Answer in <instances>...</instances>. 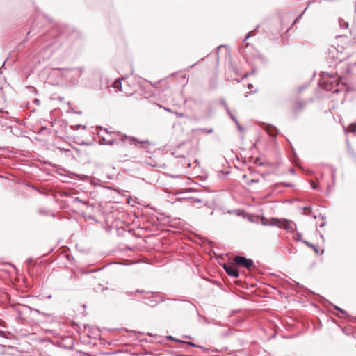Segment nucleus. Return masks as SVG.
<instances>
[{
    "label": "nucleus",
    "instance_id": "nucleus-1",
    "mask_svg": "<svg viewBox=\"0 0 356 356\" xmlns=\"http://www.w3.org/2000/svg\"><path fill=\"white\" fill-rule=\"evenodd\" d=\"M224 60L225 63V72L227 79L239 82L246 78L249 74H242L241 67L238 65V58L236 54H232L229 47L224 44Z\"/></svg>",
    "mask_w": 356,
    "mask_h": 356
},
{
    "label": "nucleus",
    "instance_id": "nucleus-2",
    "mask_svg": "<svg viewBox=\"0 0 356 356\" xmlns=\"http://www.w3.org/2000/svg\"><path fill=\"white\" fill-rule=\"evenodd\" d=\"M66 37L67 35L63 31V28L60 26L53 27L40 38L41 42L46 43L44 44L42 49L52 53L60 47Z\"/></svg>",
    "mask_w": 356,
    "mask_h": 356
},
{
    "label": "nucleus",
    "instance_id": "nucleus-3",
    "mask_svg": "<svg viewBox=\"0 0 356 356\" xmlns=\"http://www.w3.org/2000/svg\"><path fill=\"white\" fill-rule=\"evenodd\" d=\"M105 135L101 134L100 133H97L99 138H100L99 144L105 145V140H108L111 137L112 134H117L119 136V140L122 141V143H124L125 140H128V142L131 145H134L136 147H138L140 144H149V141H140L138 138L134 136H128L126 134L120 132V131H108L107 129H104Z\"/></svg>",
    "mask_w": 356,
    "mask_h": 356
},
{
    "label": "nucleus",
    "instance_id": "nucleus-4",
    "mask_svg": "<svg viewBox=\"0 0 356 356\" xmlns=\"http://www.w3.org/2000/svg\"><path fill=\"white\" fill-rule=\"evenodd\" d=\"M250 37V33L245 36L243 41V45L245 47L244 49V57L248 63H250L251 60H255L261 64H265L266 63V58L261 55L257 49H253L252 47H250L249 43L246 40Z\"/></svg>",
    "mask_w": 356,
    "mask_h": 356
},
{
    "label": "nucleus",
    "instance_id": "nucleus-5",
    "mask_svg": "<svg viewBox=\"0 0 356 356\" xmlns=\"http://www.w3.org/2000/svg\"><path fill=\"white\" fill-rule=\"evenodd\" d=\"M325 76H328V78L331 80H326V77H323V83H320L321 84L323 83V89L327 91H331L333 93H338L339 92V89L338 88L339 83L337 82V79L328 73H327Z\"/></svg>",
    "mask_w": 356,
    "mask_h": 356
},
{
    "label": "nucleus",
    "instance_id": "nucleus-6",
    "mask_svg": "<svg viewBox=\"0 0 356 356\" xmlns=\"http://www.w3.org/2000/svg\"><path fill=\"white\" fill-rule=\"evenodd\" d=\"M84 72L83 67H75L68 69L65 72V76L72 83H76Z\"/></svg>",
    "mask_w": 356,
    "mask_h": 356
},
{
    "label": "nucleus",
    "instance_id": "nucleus-7",
    "mask_svg": "<svg viewBox=\"0 0 356 356\" xmlns=\"http://www.w3.org/2000/svg\"><path fill=\"white\" fill-rule=\"evenodd\" d=\"M233 261L236 266L245 268L248 270H251L252 268L255 267L253 260L244 256L236 255L234 257Z\"/></svg>",
    "mask_w": 356,
    "mask_h": 356
},
{
    "label": "nucleus",
    "instance_id": "nucleus-8",
    "mask_svg": "<svg viewBox=\"0 0 356 356\" xmlns=\"http://www.w3.org/2000/svg\"><path fill=\"white\" fill-rule=\"evenodd\" d=\"M280 220H281V222H280V225H277V227H282L286 231L291 232V233H293L295 231L296 225L294 224V222L293 221L285 219V218H282Z\"/></svg>",
    "mask_w": 356,
    "mask_h": 356
},
{
    "label": "nucleus",
    "instance_id": "nucleus-9",
    "mask_svg": "<svg viewBox=\"0 0 356 356\" xmlns=\"http://www.w3.org/2000/svg\"><path fill=\"white\" fill-rule=\"evenodd\" d=\"M144 303L147 305H149L152 307H156L159 303L163 302L165 300H170V298H163L161 300H156L154 298V297L149 296V297H144Z\"/></svg>",
    "mask_w": 356,
    "mask_h": 356
},
{
    "label": "nucleus",
    "instance_id": "nucleus-10",
    "mask_svg": "<svg viewBox=\"0 0 356 356\" xmlns=\"http://www.w3.org/2000/svg\"><path fill=\"white\" fill-rule=\"evenodd\" d=\"M224 270L231 277H237L239 276V271L235 266H227L224 264Z\"/></svg>",
    "mask_w": 356,
    "mask_h": 356
},
{
    "label": "nucleus",
    "instance_id": "nucleus-11",
    "mask_svg": "<svg viewBox=\"0 0 356 356\" xmlns=\"http://www.w3.org/2000/svg\"><path fill=\"white\" fill-rule=\"evenodd\" d=\"M280 222H281V220L277 218H271L270 220H268L265 217H263L261 218V224L265 226H266V225L277 226V225H280Z\"/></svg>",
    "mask_w": 356,
    "mask_h": 356
},
{
    "label": "nucleus",
    "instance_id": "nucleus-12",
    "mask_svg": "<svg viewBox=\"0 0 356 356\" xmlns=\"http://www.w3.org/2000/svg\"><path fill=\"white\" fill-rule=\"evenodd\" d=\"M307 102L305 100H299L296 102V105L293 108V113L297 115L302 112L303 108L306 106Z\"/></svg>",
    "mask_w": 356,
    "mask_h": 356
},
{
    "label": "nucleus",
    "instance_id": "nucleus-13",
    "mask_svg": "<svg viewBox=\"0 0 356 356\" xmlns=\"http://www.w3.org/2000/svg\"><path fill=\"white\" fill-rule=\"evenodd\" d=\"M265 129L267 134L272 137L275 138L279 134V130L273 125H267Z\"/></svg>",
    "mask_w": 356,
    "mask_h": 356
},
{
    "label": "nucleus",
    "instance_id": "nucleus-14",
    "mask_svg": "<svg viewBox=\"0 0 356 356\" xmlns=\"http://www.w3.org/2000/svg\"><path fill=\"white\" fill-rule=\"evenodd\" d=\"M242 322V319L240 317L235 316L234 315H231L227 318V323L229 325V323H232L234 325H238Z\"/></svg>",
    "mask_w": 356,
    "mask_h": 356
},
{
    "label": "nucleus",
    "instance_id": "nucleus-15",
    "mask_svg": "<svg viewBox=\"0 0 356 356\" xmlns=\"http://www.w3.org/2000/svg\"><path fill=\"white\" fill-rule=\"evenodd\" d=\"M302 243H305V245H307L308 247L312 248V249L314 250V251L315 252V253L316 254H323L324 252L323 250H320L318 246L312 244L311 243H309L307 241H302Z\"/></svg>",
    "mask_w": 356,
    "mask_h": 356
},
{
    "label": "nucleus",
    "instance_id": "nucleus-16",
    "mask_svg": "<svg viewBox=\"0 0 356 356\" xmlns=\"http://www.w3.org/2000/svg\"><path fill=\"white\" fill-rule=\"evenodd\" d=\"M120 143H122V141L119 140V138L118 139H114L112 136L108 140H105V145H113L114 144L119 145Z\"/></svg>",
    "mask_w": 356,
    "mask_h": 356
},
{
    "label": "nucleus",
    "instance_id": "nucleus-17",
    "mask_svg": "<svg viewBox=\"0 0 356 356\" xmlns=\"http://www.w3.org/2000/svg\"><path fill=\"white\" fill-rule=\"evenodd\" d=\"M193 131L195 133H197V134H200V133L211 134L213 132V129H211V128H210V129L198 128V129H194Z\"/></svg>",
    "mask_w": 356,
    "mask_h": 356
},
{
    "label": "nucleus",
    "instance_id": "nucleus-18",
    "mask_svg": "<svg viewBox=\"0 0 356 356\" xmlns=\"http://www.w3.org/2000/svg\"><path fill=\"white\" fill-rule=\"evenodd\" d=\"M226 111H227V114L229 115V116L230 117V118L235 122V124H236V122H238V121L236 119L235 113L232 112L229 108H228L227 107H226Z\"/></svg>",
    "mask_w": 356,
    "mask_h": 356
},
{
    "label": "nucleus",
    "instance_id": "nucleus-19",
    "mask_svg": "<svg viewBox=\"0 0 356 356\" xmlns=\"http://www.w3.org/2000/svg\"><path fill=\"white\" fill-rule=\"evenodd\" d=\"M29 308L31 309V310H33V312H36L37 314H40V315H42L43 316H45V317H49L51 316L52 314H50V313H46V312H41L40 311L39 309H32L30 307H29Z\"/></svg>",
    "mask_w": 356,
    "mask_h": 356
},
{
    "label": "nucleus",
    "instance_id": "nucleus-20",
    "mask_svg": "<svg viewBox=\"0 0 356 356\" xmlns=\"http://www.w3.org/2000/svg\"><path fill=\"white\" fill-rule=\"evenodd\" d=\"M346 131L349 133H356V123H351L346 129Z\"/></svg>",
    "mask_w": 356,
    "mask_h": 356
},
{
    "label": "nucleus",
    "instance_id": "nucleus-21",
    "mask_svg": "<svg viewBox=\"0 0 356 356\" xmlns=\"http://www.w3.org/2000/svg\"><path fill=\"white\" fill-rule=\"evenodd\" d=\"M333 307L334 308V309L339 311L341 314V315H343V317L350 318V316L347 314V312L345 310L341 309L340 307L336 305H333Z\"/></svg>",
    "mask_w": 356,
    "mask_h": 356
},
{
    "label": "nucleus",
    "instance_id": "nucleus-22",
    "mask_svg": "<svg viewBox=\"0 0 356 356\" xmlns=\"http://www.w3.org/2000/svg\"><path fill=\"white\" fill-rule=\"evenodd\" d=\"M333 307L334 308V309L339 311L341 314V315H343V317L350 318V316L347 314V312L345 310L341 309L340 307L336 305H333Z\"/></svg>",
    "mask_w": 356,
    "mask_h": 356
},
{
    "label": "nucleus",
    "instance_id": "nucleus-23",
    "mask_svg": "<svg viewBox=\"0 0 356 356\" xmlns=\"http://www.w3.org/2000/svg\"><path fill=\"white\" fill-rule=\"evenodd\" d=\"M122 79H123V78H121V79H119L116 80L113 83V88H117L119 90H122V83H121V80Z\"/></svg>",
    "mask_w": 356,
    "mask_h": 356
},
{
    "label": "nucleus",
    "instance_id": "nucleus-24",
    "mask_svg": "<svg viewBox=\"0 0 356 356\" xmlns=\"http://www.w3.org/2000/svg\"><path fill=\"white\" fill-rule=\"evenodd\" d=\"M339 24L341 27V29H346L348 28V23L343 20V19H339Z\"/></svg>",
    "mask_w": 356,
    "mask_h": 356
},
{
    "label": "nucleus",
    "instance_id": "nucleus-25",
    "mask_svg": "<svg viewBox=\"0 0 356 356\" xmlns=\"http://www.w3.org/2000/svg\"><path fill=\"white\" fill-rule=\"evenodd\" d=\"M166 222L169 223L170 226L175 227L176 225L179 223V219H176L175 218V219H173L172 220H170V219H168Z\"/></svg>",
    "mask_w": 356,
    "mask_h": 356
},
{
    "label": "nucleus",
    "instance_id": "nucleus-26",
    "mask_svg": "<svg viewBox=\"0 0 356 356\" xmlns=\"http://www.w3.org/2000/svg\"><path fill=\"white\" fill-rule=\"evenodd\" d=\"M38 26L36 23H33L30 29V31L27 33V35H29L31 33H36L38 32L37 31Z\"/></svg>",
    "mask_w": 356,
    "mask_h": 356
},
{
    "label": "nucleus",
    "instance_id": "nucleus-27",
    "mask_svg": "<svg viewBox=\"0 0 356 356\" xmlns=\"http://www.w3.org/2000/svg\"><path fill=\"white\" fill-rule=\"evenodd\" d=\"M181 343H184V344H187V345H188L190 346H192V347L202 348V346L195 344V343H194L193 342H191V341H182L181 340Z\"/></svg>",
    "mask_w": 356,
    "mask_h": 356
},
{
    "label": "nucleus",
    "instance_id": "nucleus-28",
    "mask_svg": "<svg viewBox=\"0 0 356 356\" xmlns=\"http://www.w3.org/2000/svg\"><path fill=\"white\" fill-rule=\"evenodd\" d=\"M336 173H337V169L334 167L331 168V177L332 183L334 184L336 179Z\"/></svg>",
    "mask_w": 356,
    "mask_h": 356
},
{
    "label": "nucleus",
    "instance_id": "nucleus-29",
    "mask_svg": "<svg viewBox=\"0 0 356 356\" xmlns=\"http://www.w3.org/2000/svg\"><path fill=\"white\" fill-rule=\"evenodd\" d=\"M159 216L157 217L158 220H168L170 219V217L168 216L164 215L163 213H158Z\"/></svg>",
    "mask_w": 356,
    "mask_h": 356
},
{
    "label": "nucleus",
    "instance_id": "nucleus-30",
    "mask_svg": "<svg viewBox=\"0 0 356 356\" xmlns=\"http://www.w3.org/2000/svg\"><path fill=\"white\" fill-rule=\"evenodd\" d=\"M147 293L145 291H143V290H139V289H137L135 291H131V292H129L127 293V295H129V296H133V294L134 293Z\"/></svg>",
    "mask_w": 356,
    "mask_h": 356
},
{
    "label": "nucleus",
    "instance_id": "nucleus-31",
    "mask_svg": "<svg viewBox=\"0 0 356 356\" xmlns=\"http://www.w3.org/2000/svg\"><path fill=\"white\" fill-rule=\"evenodd\" d=\"M216 79H212L210 80V88L211 89H214L216 87Z\"/></svg>",
    "mask_w": 356,
    "mask_h": 356
},
{
    "label": "nucleus",
    "instance_id": "nucleus-32",
    "mask_svg": "<svg viewBox=\"0 0 356 356\" xmlns=\"http://www.w3.org/2000/svg\"><path fill=\"white\" fill-rule=\"evenodd\" d=\"M8 334H10V332L0 330V337H1L8 339Z\"/></svg>",
    "mask_w": 356,
    "mask_h": 356
},
{
    "label": "nucleus",
    "instance_id": "nucleus-33",
    "mask_svg": "<svg viewBox=\"0 0 356 356\" xmlns=\"http://www.w3.org/2000/svg\"><path fill=\"white\" fill-rule=\"evenodd\" d=\"M166 338H167L168 340L175 341V342L181 343V340L175 339V337H173L171 335L167 336Z\"/></svg>",
    "mask_w": 356,
    "mask_h": 356
},
{
    "label": "nucleus",
    "instance_id": "nucleus-34",
    "mask_svg": "<svg viewBox=\"0 0 356 356\" xmlns=\"http://www.w3.org/2000/svg\"><path fill=\"white\" fill-rule=\"evenodd\" d=\"M73 202H79V203H82V204H86V202L84 200H83L80 199V198H79V197H74V198L73 199Z\"/></svg>",
    "mask_w": 356,
    "mask_h": 356
},
{
    "label": "nucleus",
    "instance_id": "nucleus-35",
    "mask_svg": "<svg viewBox=\"0 0 356 356\" xmlns=\"http://www.w3.org/2000/svg\"><path fill=\"white\" fill-rule=\"evenodd\" d=\"M222 48V44L221 45H219L217 48H216V55H217V61L218 63L219 62V60H220V56H219V51Z\"/></svg>",
    "mask_w": 356,
    "mask_h": 356
},
{
    "label": "nucleus",
    "instance_id": "nucleus-36",
    "mask_svg": "<svg viewBox=\"0 0 356 356\" xmlns=\"http://www.w3.org/2000/svg\"><path fill=\"white\" fill-rule=\"evenodd\" d=\"M236 127H237L238 130L241 133L243 132L244 129H243V127L241 125V124H240L238 122H236Z\"/></svg>",
    "mask_w": 356,
    "mask_h": 356
},
{
    "label": "nucleus",
    "instance_id": "nucleus-37",
    "mask_svg": "<svg viewBox=\"0 0 356 356\" xmlns=\"http://www.w3.org/2000/svg\"><path fill=\"white\" fill-rule=\"evenodd\" d=\"M280 184H282L286 187H293L294 185L291 183L282 182Z\"/></svg>",
    "mask_w": 356,
    "mask_h": 356
},
{
    "label": "nucleus",
    "instance_id": "nucleus-38",
    "mask_svg": "<svg viewBox=\"0 0 356 356\" xmlns=\"http://www.w3.org/2000/svg\"><path fill=\"white\" fill-rule=\"evenodd\" d=\"M173 113L177 117V118H182L184 116V114L182 113H179L177 111H173Z\"/></svg>",
    "mask_w": 356,
    "mask_h": 356
},
{
    "label": "nucleus",
    "instance_id": "nucleus-39",
    "mask_svg": "<svg viewBox=\"0 0 356 356\" xmlns=\"http://www.w3.org/2000/svg\"><path fill=\"white\" fill-rule=\"evenodd\" d=\"M38 213L40 214H42V215H47L48 214L47 211L46 210H44V209H39L38 210Z\"/></svg>",
    "mask_w": 356,
    "mask_h": 356
},
{
    "label": "nucleus",
    "instance_id": "nucleus-40",
    "mask_svg": "<svg viewBox=\"0 0 356 356\" xmlns=\"http://www.w3.org/2000/svg\"><path fill=\"white\" fill-rule=\"evenodd\" d=\"M312 189L314 190H318V186L317 184H316L314 181L312 182Z\"/></svg>",
    "mask_w": 356,
    "mask_h": 356
},
{
    "label": "nucleus",
    "instance_id": "nucleus-41",
    "mask_svg": "<svg viewBox=\"0 0 356 356\" xmlns=\"http://www.w3.org/2000/svg\"><path fill=\"white\" fill-rule=\"evenodd\" d=\"M306 88V86H300L298 88V93H300L303 90H305Z\"/></svg>",
    "mask_w": 356,
    "mask_h": 356
},
{
    "label": "nucleus",
    "instance_id": "nucleus-42",
    "mask_svg": "<svg viewBox=\"0 0 356 356\" xmlns=\"http://www.w3.org/2000/svg\"><path fill=\"white\" fill-rule=\"evenodd\" d=\"M76 129H86V126L82 125V124H77V125H76Z\"/></svg>",
    "mask_w": 356,
    "mask_h": 356
},
{
    "label": "nucleus",
    "instance_id": "nucleus-43",
    "mask_svg": "<svg viewBox=\"0 0 356 356\" xmlns=\"http://www.w3.org/2000/svg\"><path fill=\"white\" fill-rule=\"evenodd\" d=\"M200 348L204 350V352L206 353H209L211 351H213L211 349L207 348L203 346H202V348Z\"/></svg>",
    "mask_w": 356,
    "mask_h": 356
},
{
    "label": "nucleus",
    "instance_id": "nucleus-44",
    "mask_svg": "<svg viewBox=\"0 0 356 356\" xmlns=\"http://www.w3.org/2000/svg\"><path fill=\"white\" fill-rule=\"evenodd\" d=\"M81 145L90 146L92 145V142H81L80 143Z\"/></svg>",
    "mask_w": 356,
    "mask_h": 356
},
{
    "label": "nucleus",
    "instance_id": "nucleus-45",
    "mask_svg": "<svg viewBox=\"0 0 356 356\" xmlns=\"http://www.w3.org/2000/svg\"><path fill=\"white\" fill-rule=\"evenodd\" d=\"M4 97V91L2 87H0V97Z\"/></svg>",
    "mask_w": 356,
    "mask_h": 356
},
{
    "label": "nucleus",
    "instance_id": "nucleus-46",
    "mask_svg": "<svg viewBox=\"0 0 356 356\" xmlns=\"http://www.w3.org/2000/svg\"><path fill=\"white\" fill-rule=\"evenodd\" d=\"M302 209L304 211H308L309 212H311V211H312L311 207H302Z\"/></svg>",
    "mask_w": 356,
    "mask_h": 356
},
{
    "label": "nucleus",
    "instance_id": "nucleus-47",
    "mask_svg": "<svg viewBox=\"0 0 356 356\" xmlns=\"http://www.w3.org/2000/svg\"><path fill=\"white\" fill-rule=\"evenodd\" d=\"M301 236H302V234L300 233H298L296 240L301 241L302 242V241L301 240Z\"/></svg>",
    "mask_w": 356,
    "mask_h": 356
},
{
    "label": "nucleus",
    "instance_id": "nucleus-48",
    "mask_svg": "<svg viewBox=\"0 0 356 356\" xmlns=\"http://www.w3.org/2000/svg\"><path fill=\"white\" fill-rule=\"evenodd\" d=\"M348 152L350 155L353 156H355L356 157V155L352 151V149H348Z\"/></svg>",
    "mask_w": 356,
    "mask_h": 356
},
{
    "label": "nucleus",
    "instance_id": "nucleus-49",
    "mask_svg": "<svg viewBox=\"0 0 356 356\" xmlns=\"http://www.w3.org/2000/svg\"><path fill=\"white\" fill-rule=\"evenodd\" d=\"M33 103H35V104H38H38H40V100H39V99H35L33 100Z\"/></svg>",
    "mask_w": 356,
    "mask_h": 356
},
{
    "label": "nucleus",
    "instance_id": "nucleus-50",
    "mask_svg": "<svg viewBox=\"0 0 356 356\" xmlns=\"http://www.w3.org/2000/svg\"><path fill=\"white\" fill-rule=\"evenodd\" d=\"M60 150L65 152V153L70 152V150L69 149H67L63 148V149H60Z\"/></svg>",
    "mask_w": 356,
    "mask_h": 356
},
{
    "label": "nucleus",
    "instance_id": "nucleus-51",
    "mask_svg": "<svg viewBox=\"0 0 356 356\" xmlns=\"http://www.w3.org/2000/svg\"><path fill=\"white\" fill-rule=\"evenodd\" d=\"M303 15V13H302L296 19V20L294 21V23H296L301 17L302 15Z\"/></svg>",
    "mask_w": 356,
    "mask_h": 356
},
{
    "label": "nucleus",
    "instance_id": "nucleus-52",
    "mask_svg": "<svg viewBox=\"0 0 356 356\" xmlns=\"http://www.w3.org/2000/svg\"><path fill=\"white\" fill-rule=\"evenodd\" d=\"M258 182V180L252 179L249 181L248 184H250L251 183H257Z\"/></svg>",
    "mask_w": 356,
    "mask_h": 356
},
{
    "label": "nucleus",
    "instance_id": "nucleus-53",
    "mask_svg": "<svg viewBox=\"0 0 356 356\" xmlns=\"http://www.w3.org/2000/svg\"><path fill=\"white\" fill-rule=\"evenodd\" d=\"M325 225H326V222H322V223L320 225V227H325Z\"/></svg>",
    "mask_w": 356,
    "mask_h": 356
},
{
    "label": "nucleus",
    "instance_id": "nucleus-54",
    "mask_svg": "<svg viewBox=\"0 0 356 356\" xmlns=\"http://www.w3.org/2000/svg\"><path fill=\"white\" fill-rule=\"evenodd\" d=\"M255 72H256V70L254 67H252V71H251V74H255Z\"/></svg>",
    "mask_w": 356,
    "mask_h": 356
},
{
    "label": "nucleus",
    "instance_id": "nucleus-55",
    "mask_svg": "<svg viewBox=\"0 0 356 356\" xmlns=\"http://www.w3.org/2000/svg\"><path fill=\"white\" fill-rule=\"evenodd\" d=\"M164 109H165V111H167L168 112L173 113V111H172L171 109H170V108H164Z\"/></svg>",
    "mask_w": 356,
    "mask_h": 356
},
{
    "label": "nucleus",
    "instance_id": "nucleus-56",
    "mask_svg": "<svg viewBox=\"0 0 356 356\" xmlns=\"http://www.w3.org/2000/svg\"><path fill=\"white\" fill-rule=\"evenodd\" d=\"M5 62L3 63L2 66L0 67V74L2 73V68L4 67Z\"/></svg>",
    "mask_w": 356,
    "mask_h": 356
},
{
    "label": "nucleus",
    "instance_id": "nucleus-57",
    "mask_svg": "<svg viewBox=\"0 0 356 356\" xmlns=\"http://www.w3.org/2000/svg\"><path fill=\"white\" fill-rule=\"evenodd\" d=\"M193 199H194V200H195V202H201V200H200V199H198V198H193Z\"/></svg>",
    "mask_w": 356,
    "mask_h": 356
},
{
    "label": "nucleus",
    "instance_id": "nucleus-58",
    "mask_svg": "<svg viewBox=\"0 0 356 356\" xmlns=\"http://www.w3.org/2000/svg\"><path fill=\"white\" fill-rule=\"evenodd\" d=\"M32 89H33V92L37 93V90H36V88H35L32 87Z\"/></svg>",
    "mask_w": 356,
    "mask_h": 356
},
{
    "label": "nucleus",
    "instance_id": "nucleus-59",
    "mask_svg": "<svg viewBox=\"0 0 356 356\" xmlns=\"http://www.w3.org/2000/svg\"><path fill=\"white\" fill-rule=\"evenodd\" d=\"M320 237L322 238V239H324V236L322 234H320Z\"/></svg>",
    "mask_w": 356,
    "mask_h": 356
},
{
    "label": "nucleus",
    "instance_id": "nucleus-60",
    "mask_svg": "<svg viewBox=\"0 0 356 356\" xmlns=\"http://www.w3.org/2000/svg\"><path fill=\"white\" fill-rule=\"evenodd\" d=\"M229 173V172H228V171L227 172H224L223 175H228Z\"/></svg>",
    "mask_w": 356,
    "mask_h": 356
},
{
    "label": "nucleus",
    "instance_id": "nucleus-61",
    "mask_svg": "<svg viewBox=\"0 0 356 356\" xmlns=\"http://www.w3.org/2000/svg\"><path fill=\"white\" fill-rule=\"evenodd\" d=\"M188 302V303H189L192 307H195V305H194L193 303H191V302Z\"/></svg>",
    "mask_w": 356,
    "mask_h": 356
},
{
    "label": "nucleus",
    "instance_id": "nucleus-62",
    "mask_svg": "<svg viewBox=\"0 0 356 356\" xmlns=\"http://www.w3.org/2000/svg\"><path fill=\"white\" fill-rule=\"evenodd\" d=\"M321 218L322 220H324L325 218V217L324 216H321Z\"/></svg>",
    "mask_w": 356,
    "mask_h": 356
},
{
    "label": "nucleus",
    "instance_id": "nucleus-63",
    "mask_svg": "<svg viewBox=\"0 0 356 356\" xmlns=\"http://www.w3.org/2000/svg\"><path fill=\"white\" fill-rule=\"evenodd\" d=\"M154 293L156 294V296H159V292Z\"/></svg>",
    "mask_w": 356,
    "mask_h": 356
},
{
    "label": "nucleus",
    "instance_id": "nucleus-64",
    "mask_svg": "<svg viewBox=\"0 0 356 356\" xmlns=\"http://www.w3.org/2000/svg\"><path fill=\"white\" fill-rule=\"evenodd\" d=\"M28 261L29 262H31L32 261V259H31V258L28 259Z\"/></svg>",
    "mask_w": 356,
    "mask_h": 356
}]
</instances>
